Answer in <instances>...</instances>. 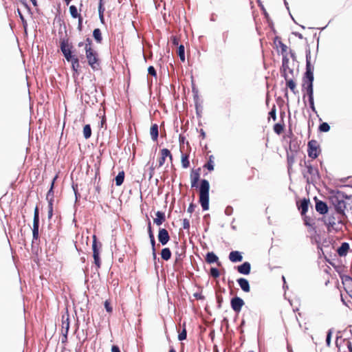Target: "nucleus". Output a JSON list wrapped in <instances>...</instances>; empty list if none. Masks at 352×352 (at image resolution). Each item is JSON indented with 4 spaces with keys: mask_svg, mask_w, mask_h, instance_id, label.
<instances>
[{
    "mask_svg": "<svg viewBox=\"0 0 352 352\" xmlns=\"http://www.w3.org/2000/svg\"><path fill=\"white\" fill-rule=\"evenodd\" d=\"M60 50L65 59L70 62L72 66H78L79 55L76 49L73 50L72 46L67 41L63 40L60 42Z\"/></svg>",
    "mask_w": 352,
    "mask_h": 352,
    "instance_id": "obj_1",
    "label": "nucleus"
},
{
    "mask_svg": "<svg viewBox=\"0 0 352 352\" xmlns=\"http://www.w3.org/2000/svg\"><path fill=\"white\" fill-rule=\"evenodd\" d=\"M209 190L210 184L206 179H201L199 186V203L203 210H208L209 208Z\"/></svg>",
    "mask_w": 352,
    "mask_h": 352,
    "instance_id": "obj_2",
    "label": "nucleus"
},
{
    "mask_svg": "<svg viewBox=\"0 0 352 352\" xmlns=\"http://www.w3.org/2000/svg\"><path fill=\"white\" fill-rule=\"evenodd\" d=\"M287 72H289L290 73L293 72L292 69H291L290 67H284V69L283 70V76H284L285 79L286 80L287 87H289L292 91L295 93L296 87V82H294V80L292 78H289Z\"/></svg>",
    "mask_w": 352,
    "mask_h": 352,
    "instance_id": "obj_3",
    "label": "nucleus"
},
{
    "mask_svg": "<svg viewBox=\"0 0 352 352\" xmlns=\"http://www.w3.org/2000/svg\"><path fill=\"white\" fill-rule=\"evenodd\" d=\"M85 52L86 54L88 63L90 65L92 66L94 64L98 63V54L91 49V46H87L86 51Z\"/></svg>",
    "mask_w": 352,
    "mask_h": 352,
    "instance_id": "obj_4",
    "label": "nucleus"
},
{
    "mask_svg": "<svg viewBox=\"0 0 352 352\" xmlns=\"http://www.w3.org/2000/svg\"><path fill=\"white\" fill-rule=\"evenodd\" d=\"M318 144L316 140H311L308 142V155L315 159L318 155Z\"/></svg>",
    "mask_w": 352,
    "mask_h": 352,
    "instance_id": "obj_5",
    "label": "nucleus"
},
{
    "mask_svg": "<svg viewBox=\"0 0 352 352\" xmlns=\"http://www.w3.org/2000/svg\"><path fill=\"white\" fill-rule=\"evenodd\" d=\"M283 60V65L282 66H288L289 65H295L297 63L296 60V56L292 52H289L288 54H283L282 56Z\"/></svg>",
    "mask_w": 352,
    "mask_h": 352,
    "instance_id": "obj_6",
    "label": "nucleus"
},
{
    "mask_svg": "<svg viewBox=\"0 0 352 352\" xmlns=\"http://www.w3.org/2000/svg\"><path fill=\"white\" fill-rule=\"evenodd\" d=\"M201 168L192 169L190 173V182L192 188L198 187V182L200 179Z\"/></svg>",
    "mask_w": 352,
    "mask_h": 352,
    "instance_id": "obj_7",
    "label": "nucleus"
},
{
    "mask_svg": "<svg viewBox=\"0 0 352 352\" xmlns=\"http://www.w3.org/2000/svg\"><path fill=\"white\" fill-rule=\"evenodd\" d=\"M157 237L162 245H166L170 240L168 232L165 228H160Z\"/></svg>",
    "mask_w": 352,
    "mask_h": 352,
    "instance_id": "obj_8",
    "label": "nucleus"
},
{
    "mask_svg": "<svg viewBox=\"0 0 352 352\" xmlns=\"http://www.w3.org/2000/svg\"><path fill=\"white\" fill-rule=\"evenodd\" d=\"M69 329V314L67 312L66 314L62 316V333L67 340V336Z\"/></svg>",
    "mask_w": 352,
    "mask_h": 352,
    "instance_id": "obj_9",
    "label": "nucleus"
},
{
    "mask_svg": "<svg viewBox=\"0 0 352 352\" xmlns=\"http://www.w3.org/2000/svg\"><path fill=\"white\" fill-rule=\"evenodd\" d=\"M243 304V300L239 297L234 298L231 301L232 307L236 311H239Z\"/></svg>",
    "mask_w": 352,
    "mask_h": 352,
    "instance_id": "obj_10",
    "label": "nucleus"
},
{
    "mask_svg": "<svg viewBox=\"0 0 352 352\" xmlns=\"http://www.w3.org/2000/svg\"><path fill=\"white\" fill-rule=\"evenodd\" d=\"M58 178V175H56L52 179L51 183V186L50 190H48L47 195H46V199L48 201V204L50 202L53 204L54 202V182Z\"/></svg>",
    "mask_w": 352,
    "mask_h": 352,
    "instance_id": "obj_11",
    "label": "nucleus"
},
{
    "mask_svg": "<svg viewBox=\"0 0 352 352\" xmlns=\"http://www.w3.org/2000/svg\"><path fill=\"white\" fill-rule=\"evenodd\" d=\"M156 217L153 219L154 223L157 226H161L166 221L165 213L162 211H157L155 213Z\"/></svg>",
    "mask_w": 352,
    "mask_h": 352,
    "instance_id": "obj_12",
    "label": "nucleus"
},
{
    "mask_svg": "<svg viewBox=\"0 0 352 352\" xmlns=\"http://www.w3.org/2000/svg\"><path fill=\"white\" fill-rule=\"evenodd\" d=\"M237 282L241 288V289L245 292H249L250 290V287L249 282L247 279L243 278H240L237 280Z\"/></svg>",
    "mask_w": 352,
    "mask_h": 352,
    "instance_id": "obj_13",
    "label": "nucleus"
},
{
    "mask_svg": "<svg viewBox=\"0 0 352 352\" xmlns=\"http://www.w3.org/2000/svg\"><path fill=\"white\" fill-rule=\"evenodd\" d=\"M250 264L248 262H245L241 265L238 266V272L242 274L248 275L250 272Z\"/></svg>",
    "mask_w": 352,
    "mask_h": 352,
    "instance_id": "obj_14",
    "label": "nucleus"
},
{
    "mask_svg": "<svg viewBox=\"0 0 352 352\" xmlns=\"http://www.w3.org/2000/svg\"><path fill=\"white\" fill-rule=\"evenodd\" d=\"M316 210L319 213L323 214H325L327 212L328 208H327V204L324 202H323L322 201H318L316 202Z\"/></svg>",
    "mask_w": 352,
    "mask_h": 352,
    "instance_id": "obj_15",
    "label": "nucleus"
},
{
    "mask_svg": "<svg viewBox=\"0 0 352 352\" xmlns=\"http://www.w3.org/2000/svg\"><path fill=\"white\" fill-rule=\"evenodd\" d=\"M219 257L212 252H208L206 256V261L209 263H217L218 265H220V263H218Z\"/></svg>",
    "mask_w": 352,
    "mask_h": 352,
    "instance_id": "obj_16",
    "label": "nucleus"
},
{
    "mask_svg": "<svg viewBox=\"0 0 352 352\" xmlns=\"http://www.w3.org/2000/svg\"><path fill=\"white\" fill-rule=\"evenodd\" d=\"M307 72L305 74V78L306 79L305 80V82H304V87H305V85H307L308 83H311V85H313V81H314V72L311 69V67H307Z\"/></svg>",
    "mask_w": 352,
    "mask_h": 352,
    "instance_id": "obj_17",
    "label": "nucleus"
},
{
    "mask_svg": "<svg viewBox=\"0 0 352 352\" xmlns=\"http://www.w3.org/2000/svg\"><path fill=\"white\" fill-rule=\"evenodd\" d=\"M229 258L232 262H239L241 261L243 257L241 253L238 251H232L230 253Z\"/></svg>",
    "mask_w": 352,
    "mask_h": 352,
    "instance_id": "obj_18",
    "label": "nucleus"
},
{
    "mask_svg": "<svg viewBox=\"0 0 352 352\" xmlns=\"http://www.w3.org/2000/svg\"><path fill=\"white\" fill-rule=\"evenodd\" d=\"M150 135L151 137V139L153 141H157L159 135L158 132V125L157 124H154L151 126L150 129Z\"/></svg>",
    "mask_w": 352,
    "mask_h": 352,
    "instance_id": "obj_19",
    "label": "nucleus"
},
{
    "mask_svg": "<svg viewBox=\"0 0 352 352\" xmlns=\"http://www.w3.org/2000/svg\"><path fill=\"white\" fill-rule=\"evenodd\" d=\"M349 249V245L347 243H343L338 250L340 256H345Z\"/></svg>",
    "mask_w": 352,
    "mask_h": 352,
    "instance_id": "obj_20",
    "label": "nucleus"
},
{
    "mask_svg": "<svg viewBox=\"0 0 352 352\" xmlns=\"http://www.w3.org/2000/svg\"><path fill=\"white\" fill-rule=\"evenodd\" d=\"M91 41L88 38L86 39L85 42H80L78 44V47L79 48V50L77 51L78 52V54H80V49L82 48V52L86 51V47L87 46H91Z\"/></svg>",
    "mask_w": 352,
    "mask_h": 352,
    "instance_id": "obj_21",
    "label": "nucleus"
},
{
    "mask_svg": "<svg viewBox=\"0 0 352 352\" xmlns=\"http://www.w3.org/2000/svg\"><path fill=\"white\" fill-rule=\"evenodd\" d=\"M161 257L165 261H168L171 257V252L168 248H165L162 250Z\"/></svg>",
    "mask_w": 352,
    "mask_h": 352,
    "instance_id": "obj_22",
    "label": "nucleus"
},
{
    "mask_svg": "<svg viewBox=\"0 0 352 352\" xmlns=\"http://www.w3.org/2000/svg\"><path fill=\"white\" fill-rule=\"evenodd\" d=\"M214 157L212 155H210L207 163L204 165V168H207L209 171H212L214 170Z\"/></svg>",
    "mask_w": 352,
    "mask_h": 352,
    "instance_id": "obj_23",
    "label": "nucleus"
},
{
    "mask_svg": "<svg viewBox=\"0 0 352 352\" xmlns=\"http://www.w3.org/2000/svg\"><path fill=\"white\" fill-rule=\"evenodd\" d=\"M124 171L119 172L115 178L116 186H121L122 184V183L124 182Z\"/></svg>",
    "mask_w": 352,
    "mask_h": 352,
    "instance_id": "obj_24",
    "label": "nucleus"
},
{
    "mask_svg": "<svg viewBox=\"0 0 352 352\" xmlns=\"http://www.w3.org/2000/svg\"><path fill=\"white\" fill-rule=\"evenodd\" d=\"M309 200L304 199L300 206V208L301 209V214H305L307 210L309 207Z\"/></svg>",
    "mask_w": 352,
    "mask_h": 352,
    "instance_id": "obj_25",
    "label": "nucleus"
},
{
    "mask_svg": "<svg viewBox=\"0 0 352 352\" xmlns=\"http://www.w3.org/2000/svg\"><path fill=\"white\" fill-rule=\"evenodd\" d=\"M177 53V55L179 57L180 60L182 62H184V60H185V50H184V46L183 45H180L178 47Z\"/></svg>",
    "mask_w": 352,
    "mask_h": 352,
    "instance_id": "obj_26",
    "label": "nucleus"
},
{
    "mask_svg": "<svg viewBox=\"0 0 352 352\" xmlns=\"http://www.w3.org/2000/svg\"><path fill=\"white\" fill-rule=\"evenodd\" d=\"M83 135L85 139H89L91 135V129L89 124H86L83 128Z\"/></svg>",
    "mask_w": 352,
    "mask_h": 352,
    "instance_id": "obj_27",
    "label": "nucleus"
},
{
    "mask_svg": "<svg viewBox=\"0 0 352 352\" xmlns=\"http://www.w3.org/2000/svg\"><path fill=\"white\" fill-rule=\"evenodd\" d=\"M93 36L97 43H101L102 41V34L100 29L96 28L93 32Z\"/></svg>",
    "mask_w": 352,
    "mask_h": 352,
    "instance_id": "obj_28",
    "label": "nucleus"
},
{
    "mask_svg": "<svg viewBox=\"0 0 352 352\" xmlns=\"http://www.w3.org/2000/svg\"><path fill=\"white\" fill-rule=\"evenodd\" d=\"M182 167L184 168H187L189 166L190 162H189L188 155H182Z\"/></svg>",
    "mask_w": 352,
    "mask_h": 352,
    "instance_id": "obj_29",
    "label": "nucleus"
},
{
    "mask_svg": "<svg viewBox=\"0 0 352 352\" xmlns=\"http://www.w3.org/2000/svg\"><path fill=\"white\" fill-rule=\"evenodd\" d=\"M161 156L165 159L168 157L170 161L173 160L172 154L167 148H163L161 150Z\"/></svg>",
    "mask_w": 352,
    "mask_h": 352,
    "instance_id": "obj_30",
    "label": "nucleus"
},
{
    "mask_svg": "<svg viewBox=\"0 0 352 352\" xmlns=\"http://www.w3.org/2000/svg\"><path fill=\"white\" fill-rule=\"evenodd\" d=\"M69 12L72 16L74 19L78 18L80 15L78 14L77 8L75 6H71L69 7Z\"/></svg>",
    "mask_w": 352,
    "mask_h": 352,
    "instance_id": "obj_31",
    "label": "nucleus"
},
{
    "mask_svg": "<svg viewBox=\"0 0 352 352\" xmlns=\"http://www.w3.org/2000/svg\"><path fill=\"white\" fill-rule=\"evenodd\" d=\"M279 46H277L278 50L281 52L282 56L285 54H288L287 52V47L282 43L281 42L278 43Z\"/></svg>",
    "mask_w": 352,
    "mask_h": 352,
    "instance_id": "obj_32",
    "label": "nucleus"
},
{
    "mask_svg": "<svg viewBox=\"0 0 352 352\" xmlns=\"http://www.w3.org/2000/svg\"><path fill=\"white\" fill-rule=\"evenodd\" d=\"M93 257L94 259V263L96 265L97 268L100 267V252H94Z\"/></svg>",
    "mask_w": 352,
    "mask_h": 352,
    "instance_id": "obj_33",
    "label": "nucleus"
},
{
    "mask_svg": "<svg viewBox=\"0 0 352 352\" xmlns=\"http://www.w3.org/2000/svg\"><path fill=\"white\" fill-rule=\"evenodd\" d=\"M307 94L309 96V98H314V90H313V85L311 83H308L305 85Z\"/></svg>",
    "mask_w": 352,
    "mask_h": 352,
    "instance_id": "obj_34",
    "label": "nucleus"
},
{
    "mask_svg": "<svg viewBox=\"0 0 352 352\" xmlns=\"http://www.w3.org/2000/svg\"><path fill=\"white\" fill-rule=\"evenodd\" d=\"M33 224L39 225V212L37 206L35 208L34 212Z\"/></svg>",
    "mask_w": 352,
    "mask_h": 352,
    "instance_id": "obj_35",
    "label": "nucleus"
},
{
    "mask_svg": "<svg viewBox=\"0 0 352 352\" xmlns=\"http://www.w3.org/2000/svg\"><path fill=\"white\" fill-rule=\"evenodd\" d=\"M38 228L39 225L33 224L32 235L34 240H37L38 239Z\"/></svg>",
    "mask_w": 352,
    "mask_h": 352,
    "instance_id": "obj_36",
    "label": "nucleus"
},
{
    "mask_svg": "<svg viewBox=\"0 0 352 352\" xmlns=\"http://www.w3.org/2000/svg\"><path fill=\"white\" fill-rule=\"evenodd\" d=\"M104 8L103 7L102 4V0L100 1L99 6H98V14L99 17L101 21L102 22L104 20Z\"/></svg>",
    "mask_w": 352,
    "mask_h": 352,
    "instance_id": "obj_37",
    "label": "nucleus"
},
{
    "mask_svg": "<svg viewBox=\"0 0 352 352\" xmlns=\"http://www.w3.org/2000/svg\"><path fill=\"white\" fill-rule=\"evenodd\" d=\"M209 274L213 278H217L219 276V271L216 267H211L210 270Z\"/></svg>",
    "mask_w": 352,
    "mask_h": 352,
    "instance_id": "obj_38",
    "label": "nucleus"
},
{
    "mask_svg": "<svg viewBox=\"0 0 352 352\" xmlns=\"http://www.w3.org/2000/svg\"><path fill=\"white\" fill-rule=\"evenodd\" d=\"M192 94L195 105L197 106V103L199 100V92L198 90L195 87H192Z\"/></svg>",
    "mask_w": 352,
    "mask_h": 352,
    "instance_id": "obj_39",
    "label": "nucleus"
},
{
    "mask_svg": "<svg viewBox=\"0 0 352 352\" xmlns=\"http://www.w3.org/2000/svg\"><path fill=\"white\" fill-rule=\"evenodd\" d=\"M319 129L322 132H328L330 130V126L327 122H323L320 125Z\"/></svg>",
    "mask_w": 352,
    "mask_h": 352,
    "instance_id": "obj_40",
    "label": "nucleus"
},
{
    "mask_svg": "<svg viewBox=\"0 0 352 352\" xmlns=\"http://www.w3.org/2000/svg\"><path fill=\"white\" fill-rule=\"evenodd\" d=\"M307 172L314 177H316L318 175L317 170L311 165H307Z\"/></svg>",
    "mask_w": 352,
    "mask_h": 352,
    "instance_id": "obj_41",
    "label": "nucleus"
},
{
    "mask_svg": "<svg viewBox=\"0 0 352 352\" xmlns=\"http://www.w3.org/2000/svg\"><path fill=\"white\" fill-rule=\"evenodd\" d=\"M187 332L185 328L183 329L182 332H180L178 335V340L180 341L184 340L186 339Z\"/></svg>",
    "mask_w": 352,
    "mask_h": 352,
    "instance_id": "obj_42",
    "label": "nucleus"
},
{
    "mask_svg": "<svg viewBox=\"0 0 352 352\" xmlns=\"http://www.w3.org/2000/svg\"><path fill=\"white\" fill-rule=\"evenodd\" d=\"M274 130L277 134H280L283 130V127L281 124H276L274 126Z\"/></svg>",
    "mask_w": 352,
    "mask_h": 352,
    "instance_id": "obj_43",
    "label": "nucleus"
},
{
    "mask_svg": "<svg viewBox=\"0 0 352 352\" xmlns=\"http://www.w3.org/2000/svg\"><path fill=\"white\" fill-rule=\"evenodd\" d=\"M52 215H53V204L50 202V204H48V213H47L48 219H51Z\"/></svg>",
    "mask_w": 352,
    "mask_h": 352,
    "instance_id": "obj_44",
    "label": "nucleus"
},
{
    "mask_svg": "<svg viewBox=\"0 0 352 352\" xmlns=\"http://www.w3.org/2000/svg\"><path fill=\"white\" fill-rule=\"evenodd\" d=\"M92 250H93V253L94 252H99V250L98 248V245H97V243H96V236H94V241H93V243H92Z\"/></svg>",
    "mask_w": 352,
    "mask_h": 352,
    "instance_id": "obj_45",
    "label": "nucleus"
},
{
    "mask_svg": "<svg viewBox=\"0 0 352 352\" xmlns=\"http://www.w3.org/2000/svg\"><path fill=\"white\" fill-rule=\"evenodd\" d=\"M182 226L184 230H188L190 228V221L187 219H183Z\"/></svg>",
    "mask_w": 352,
    "mask_h": 352,
    "instance_id": "obj_46",
    "label": "nucleus"
},
{
    "mask_svg": "<svg viewBox=\"0 0 352 352\" xmlns=\"http://www.w3.org/2000/svg\"><path fill=\"white\" fill-rule=\"evenodd\" d=\"M331 335H332V331L329 330V331L327 333V339H326L327 345L328 346H330V345H331Z\"/></svg>",
    "mask_w": 352,
    "mask_h": 352,
    "instance_id": "obj_47",
    "label": "nucleus"
},
{
    "mask_svg": "<svg viewBox=\"0 0 352 352\" xmlns=\"http://www.w3.org/2000/svg\"><path fill=\"white\" fill-rule=\"evenodd\" d=\"M148 74L154 76L155 78L157 77V72L155 67H148Z\"/></svg>",
    "mask_w": 352,
    "mask_h": 352,
    "instance_id": "obj_48",
    "label": "nucleus"
},
{
    "mask_svg": "<svg viewBox=\"0 0 352 352\" xmlns=\"http://www.w3.org/2000/svg\"><path fill=\"white\" fill-rule=\"evenodd\" d=\"M173 45L175 46L179 45V38L176 36H172L170 38Z\"/></svg>",
    "mask_w": 352,
    "mask_h": 352,
    "instance_id": "obj_49",
    "label": "nucleus"
},
{
    "mask_svg": "<svg viewBox=\"0 0 352 352\" xmlns=\"http://www.w3.org/2000/svg\"><path fill=\"white\" fill-rule=\"evenodd\" d=\"M104 307L107 312H109V313L112 312V307H111L110 303L109 302L108 300H106L104 302Z\"/></svg>",
    "mask_w": 352,
    "mask_h": 352,
    "instance_id": "obj_50",
    "label": "nucleus"
},
{
    "mask_svg": "<svg viewBox=\"0 0 352 352\" xmlns=\"http://www.w3.org/2000/svg\"><path fill=\"white\" fill-rule=\"evenodd\" d=\"M148 234L149 238L155 237L154 234H153V232L152 231L151 225V222L150 221L148 222Z\"/></svg>",
    "mask_w": 352,
    "mask_h": 352,
    "instance_id": "obj_51",
    "label": "nucleus"
},
{
    "mask_svg": "<svg viewBox=\"0 0 352 352\" xmlns=\"http://www.w3.org/2000/svg\"><path fill=\"white\" fill-rule=\"evenodd\" d=\"M149 239H150V241H151V244L152 250H156L155 249V237H151V238H149Z\"/></svg>",
    "mask_w": 352,
    "mask_h": 352,
    "instance_id": "obj_52",
    "label": "nucleus"
},
{
    "mask_svg": "<svg viewBox=\"0 0 352 352\" xmlns=\"http://www.w3.org/2000/svg\"><path fill=\"white\" fill-rule=\"evenodd\" d=\"M195 207L196 206L191 203L188 208V212L192 213L194 211Z\"/></svg>",
    "mask_w": 352,
    "mask_h": 352,
    "instance_id": "obj_53",
    "label": "nucleus"
},
{
    "mask_svg": "<svg viewBox=\"0 0 352 352\" xmlns=\"http://www.w3.org/2000/svg\"><path fill=\"white\" fill-rule=\"evenodd\" d=\"M270 115L273 118L274 120H276V109H275V108L272 109V111L270 112Z\"/></svg>",
    "mask_w": 352,
    "mask_h": 352,
    "instance_id": "obj_54",
    "label": "nucleus"
},
{
    "mask_svg": "<svg viewBox=\"0 0 352 352\" xmlns=\"http://www.w3.org/2000/svg\"><path fill=\"white\" fill-rule=\"evenodd\" d=\"M310 107L313 111H315V107H314V98H309Z\"/></svg>",
    "mask_w": 352,
    "mask_h": 352,
    "instance_id": "obj_55",
    "label": "nucleus"
},
{
    "mask_svg": "<svg viewBox=\"0 0 352 352\" xmlns=\"http://www.w3.org/2000/svg\"><path fill=\"white\" fill-rule=\"evenodd\" d=\"M82 18L81 16L78 17V29L80 31L82 30Z\"/></svg>",
    "mask_w": 352,
    "mask_h": 352,
    "instance_id": "obj_56",
    "label": "nucleus"
},
{
    "mask_svg": "<svg viewBox=\"0 0 352 352\" xmlns=\"http://www.w3.org/2000/svg\"><path fill=\"white\" fill-rule=\"evenodd\" d=\"M111 352H120V350L118 346L113 345L111 347Z\"/></svg>",
    "mask_w": 352,
    "mask_h": 352,
    "instance_id": "obj_57",
    "label": "nucleus"
},
{
    "mask_svg": "<svg viewBox=\"0 0 352 352\" xmlns=\"http://www.w3.org/2000/svg\"><path fill=\"white\" fill-rule=\"evenodd\" d=\"M165 160H166L165 158L162 157V156L160 157V158L159 160V166L160 167L164 164Z\"/></svg>",
    "mask_w": 352,
    "mask_h": 352,
    "instance_id": "obj_58",
    "label": "nucleus"
},
{
    "mask_svg": "<svg viewBox=\"0 0 352 352\" xmlns=\"http://www.w3.org/2000/svg\"><path fill=\"white\" fill-rule=\"evenodd\" d=\"M216 297H217V302L218 304V307H220V296L219 295V290L216 291Z\"/></svg>",
    "mask_w": 352,
    "mask_h": 352,
    "instance_id": "obj_59",
    "label": "nucleus"
},
{
    "mask_svg": "<svg viewBox=\"0 0 352 352\" xmlns=\"http://www.w3.org/2000/svg\"><path fill=\"white\" fill-rule=\"evenodd\" d=\"M351 287H348L346 289V292L349 293V296L352 298V280H351Z\"/></svg>",
    "mask_w": 352,
    "mask_h": 352,
    "instance_id": "obj_60",
    "label": "nucleus"
},
{
    "mask_svg": "<svg viewBox=\"0 0 352 352\" xmlns=\"http://www.w3.org/2000/svg\"><path fill=\"white\" fill-rule=\"evenodd\" d=\"M72 187H73V189H74V193H75L76 200L77 201L78 197V196H79V194H78V192H77V190L76 189V188L74 187V186H73Z\"/></svg>",
    "mask_w": 352,
    "mask_h": 352,
    "instance_id": "obj_61",
    "label": "nucleus"
},
{
    "mask_svg": "<svg viewBox=\"0 0 352 352\" xmlns=\"http://www.w3.org/2000/svg\"><path fill=\"white\" fill-rule=\"evenodd\" d=\"M306 59H307V67H309L311 66V63H310V60H309V54H306Z\"/></svg>",
    "mask_w": 352,
    "mask_h": 352,
    "instance_id": "obj_62",
    "label": "nucleus"
},
{
    "mask_svg": "<svg viewBox=\"0 0 352 352\" xmlns=\"http://www.w3.org/2000/svg\"><path fill=\"white\" fill-rule=\"evenodd\" d=\"M105 122H106V119L104 117H103L100 122V127L102 128L104 126V124H105Z\"/></svg>",
    "mask_w": 352,
    "mask_h": 352,
    "instance_id": "obj_63",
    "label": "nucleus"
},
{
    "mask_svg": "<svg viewBox=\"0 0 352 352\" xmlns=\"http://www.w3.org/2000/svg\"><path fill=\"white\" fill-rule=\"evenodd\" d=\"M209 336H210V338H211L212 341H213V340H214V331H212L210 333V335H209Z\"/></svg>",
    "mask_w": 352,
    "mask_h": 352,
    "instance_id": "obj_64",
    "label": "nucleus"
}]
</instances>
